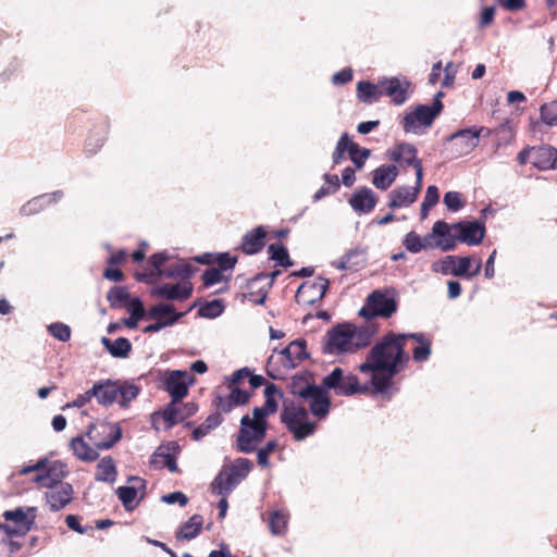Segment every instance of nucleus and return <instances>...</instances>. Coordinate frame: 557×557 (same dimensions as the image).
Masks as SVG:
<instances>
[{"label":"nucleus","mask_w":557,"mask_h":557,"mask_svg":"<svg viewBox=\"0 0 557 557\" xmlns=\"http://www.w3.org/2000/svg\"><path fill=\"white\" fill-rule=\"evenodd\" d=\"M532 164L541 171L557 169V149L549 145L532 148Z\"/></svg>","instance_id":"nucleus-25"},{"label":"nucleus","mask_w":557,"mask_h":557,"mask_svg":"<svg viewBox=\"0 0 557 557\" xmlns=\"http://www.w3.org/2000/svg\"><path fill=\"white\" fill-rule=\"evenodd\" d=\"M354 325L349 323L337 324L326 334L322 351L325 355H342L354 351Z\"/></svg>","instance_id":"nucleus-5"},{"label":"nucleus","mask_w":557,"mask_h":557,"mask_svg":"<svg viewBox=\"0 0 557 557\" xmlns=\"http://www.w3.org/2000/svg\"><path fill=\"white\" fill-rule=\"evenodd\" d=\"M222 271L218 268L206 269L202 273V282L205 287L213 286L222 281Z\"/></svg>","instance_id":"nucleus-63"},{"label":"nucleus","mask_w":557,"mask_h":557,"mask_svg":"<svg viewBox=\"0 0 557 557\" xmlns=\"http://www.w3.org/2000/svg\"><path fill=\"white\" fill-rule=\"evenodd\" d=\"M253 463L251 460L247 458H237L227 468L235 475V478H238V481L242 482L251 471Z\"/></svg>","instance_id":"nucleus-50"},{"label":"nucleus","mask_w":557,"mask_h":557,"mask_svg":"<svg viewBox=\"0 0 557 557\" xmlns=\"http://www.w3.org/2000/svg\"><path fill=\"white\" fill-rule=\"evenodd\" d=\"M481 129L465 128L451 134L447 140L445 150L450 159H457L471 153L479 145Z\"/></svg>","instance_id":"nucleus-6"},{"label":"nucleus","mask_w":557,"mask_h":557,"mask_svg":"<svg viewBox=\"0 0 557 557\" xmlns=\"http://www.w3.org/2000/svg\"><path fill=\"white\" fill-rule=\"evenodd\" d=\"M63 198V191L62 190H55L50 194H42L37 197H34L26 203H24L21 209L20 213L22 215H33L40 211H42L48 206L55 203L60 201Z\"/></svg>","instance_id":"nucleus-26"},{"label":"nucleus","mask_w":557,"mask_h":557,"mask_svg":"<svg viewBox=\"0 0 557 557\" xmlns=\"http://www.w3.org/2000/svg\"><path fill=\"white\" fill-rule=\"evenodd\" d=\"M117 382V404L122 407H125L131 403L133 399H135L140 388L134 383L124 381H116Z\"/></svg>","instance_id":"nucleus-41"},{"label":"nucleus","mask_w":557,"mask_h":557,"mask_svg":"<svg viewBox=\"0 0 557 557\" xmlns=\"http://www.w3.org/2000/svg\"><path fill=\"white\" fill-rule=\"evenodd\" d=\"M453 227L458 233L459 242L469 246L481 244L486 232L484 222L478 220L456 222Z\"/></svg>","instance_id":"nucleus-16"},{"label":"nucleus","mask_w":557,"mask_h":557,"mask_svg":"<svg viewBox=\"0 0 557 557\" xmlns=\"http://www.w3.org/2000/svg\"><path fill=\"white\" fill-rule=\"evenodd\" d=\"M196 306V304H194L190 308H189V311ZM188 312L185 311V312H177L175 311V308L173 305H170V304H164V302H160V304H157L152 307H150L147 311V319L149 320H156V321H164L168 317H173V315H176V314H182V318Z\"/></svg>","instance_id":"nucleus-39"},{"label":"nucleus","mask_w":557,"mask_h":557,"mask_svg":"<svg viewBox=\"0 0 557 557\" xmlns=\"http://www.w3.org/2000/svg\"><path fill=\"white\" fill-rule=\"evenodd\" d=\"M240 482L238 478L223 467L211 483V491L219 496H227Z\"/></svg>","instance_id":"nucleus-29"},{"label":"nucleus","mask_w":557,"mask_h":557,"mask_svg":"<svg viewBox=\"0 0 557 557\" xmlns=\"http://www.w3.org/2000/svg\"><path fill=\"white\" fill-rule=\"evenodd\" d=\"M405 333H387L370 349L366 361L359 366V371L389 372L396 375L409 359L405 352Z\"/></svg>","instance_id":"nucleus-1"},{"label":"nucleus","mask_w":557,"mask_h":557,"mask_svg":"<svg viewBox=\"0 0 557 557\" xmlns=\"http://www.w3.org/2000/svg\"><path fill=\"white\" fill-rule=\"evenodd\" d=\"M403 245L411 253H418L423 249H428V245L423 244L422 237L414 231H410L405 235Z\"/></svg>","instance_id":"nucleus-52"},{"label":"nucleus","mask_w":557,"mask_h":557,"mask_svg":"<svg viewBox=\"0 0 557 557\" xmlns=\"http://www.w3.org/2000/svg\"><path fill=\"white\" fill-rule=\"evenodd\" d=\"M101 343L114 358H126L132 350V343L125 337L115 341L102 337Z\"/></svg>","instance_id":"nucleus-38"},{"label":"nucleus","mask_w":557,"mask_h":557,"mask_svg":"<svg viewBox=\"0 0 557 557\" xmlns=\"http://www.w3.org/2000/svg\"><path fill=\"white\" fill-rule=\"evenodd\" d=\"M430 237H436L434 247L444 252L455 250L459 242L458 233L455 231V227H453V223L449 224L445 221H436L433 224Z\"/></svg>","instance_id":"nucleus-14"},{"label":"nucleus","mask_w":557,"mask_h":557,"mask_svg":"<svg viewBox=\"0 0 557 557\" xmlns=\"http://www.w3.org/2000/svg\"><path fill=\"white\" fill-rule=\"evenodd\" d=\"M358 98L361 102L372 104L384 96L383 83L380 79L376 84L361 81L357 85Z\"/></svg>","instance_id":"nucleus-32"},{"label":"nucleus","mask_w":557,"mask_h":557,"mask_svg":"<svg viewBox=\"0 0 557 557\" xmlns=\"http://www.w3.org/2000/svg\"><path fill=\"white\" fill-rule=\"evenodd\" d=\"M305 400L308 401L309 410L315 418L323 420L329 416L331 410V399L323 385L314 386L310 392V396H307Z\"/></svg>","instance_id":"nucleus-18"},{"label":"nucleus","mask_w":557,"mask_h":557,"mask_svg":"<svg viewBox=\"0 0 557 557\" xmlns=\"http://www.w3.org/2000/svg\"><path fill=\"white\" fill-rule=\"evenodd\" d=\"M231 392L227 396H218L214 399V406L218 411L222 413L231 412L237 406L246 405L251 395L249 392L244 391L236 386H228Z\"/></svg>","instance_id":"nucleus-22"},{"label":"nucleus","mask_w":557,"mask_h":557,"mask_svg":"<svg viewBox=\"0 0 557 557\" xmlns=\"http://www.w3.org/2000/svg\"><path fill=\"white\" fill-rule=\"evenodd\" d=\"M129 482H136L137 485L134 486H119L116 488V495L119 499L121 500L123 507L127 511L134 510L138 502H136V497L139 490H143V492L146 490V482L145 480L138 478V476H131L128 479Z\"/></svg>","instance_id":"nucleus-28"},{"label":"nucleus","mask_w":557,"mask_h":557,"mask_svg":"<svg viewBox=\"0 0 557 557\" xmlns=\"http://www.w3.org/2000/svg\"><path fill=\"white\" fill-rule=\"evenodd\" d=\"M371 151L368 148H360L359 145L351 146L349 159L355 164L356 169L360 170L363 168L367 159L370 157Z\"/></svg>","instance_id":"nucleus-59"},{"label":"nucleus","mask_w":557,"mask_h":557,"mask_svg":"<svg viewBox=\"0 0 557 557\" xmlns=\"http://www.w3.org/2000/svg\"><path fill=\"white\" fill-rule=\"evenodd\" d=\"M162 417L168 428H172L180 423L182 420L180 416L178 403H173L171 399V403L163 410Z\"/></svg>","instance_id":"nucleus-55"},{"label":"nucleus","mask_w":557,"mask_h":557,"mask_svg":"<svg viewBox=\"0 0 557 557\" xmlns=\"http://www.w3.org/2000/svg\"><path fill=\"white\" fill-rule=\"evenodd\" d=\"M91 395L96 397L99 405L111 406L117 403V382L111 380L96 382L91 387Z\"/></svg>","instance_id":"nucleus-27"},{"label":"nucleus","mask_w":557,"mask_h":557,"mask_svg":"<svg viewBox=\"0 0 557 557\" xmlns=\"http://www.w3.org/2000/svg\"><path fill=\"white\" fill-rule=\"evenodd\" d=\"M541 120L549 126L557 125V100L545 103L540 109Z\"/></svg>","instance_id":"nucleus-54"},{"label":"nucleus","mask_w":557,"mask_h":557,"mask_svg":"<svg viewBox=\"0 0 557 557\" xmlns=\"http://www.w3.org/2000/svg\"><path fill=\"white\" fill-rule=\"evenodd\" d=\"M129 298L131 294L124 286H113L107 294V300L112 308L125 307Z\"/></svg>","instance_id":"nucleus-45"},{"label":"nucleus","mask_w":557,"mask_h":557,"mask_svg":"<svg viewBox=\"0 0 557 557\" xmlns=\"http://www.w3.org/2000/svg\"><path fill=\"white\" fill-rule=\"evenodd\" d=\"M456 256H446L438 261L432 263L431 269L435 273H442L444 275L451 274L453 268L456 263Z\"/></svg>","instance_id":"nucleus-57"},{"label":"nucleus","mask_w":557,"mask_h":557,"mask_svg":"<svg viewBox=\"0 0 557 557\" xmlns=\"http://www.w3.org/2000/svg\"><path fill=\"white\" fill-rule=\"evenodd\" d=\"M178 449L180 446L176 442H169L166 445H160L150 457V466L153 469H162L166 467L170 472H177L178 467L173 451Z\"/></svg>","instance_id":"nucleus-17"},{"label":"nucleus","mask_w":557,"mask_h":557,"mask_svg":"<svg viewBox=\"0 0 557 557\" xmlns=\"http://www.w3.org/2000/svg\"><path fill=\"white\" fill-rule=\"evenodd\" d=\"M394 376L389 372H373L371 384L377 393L387 394L393 385Z\"/></svg>","instance_id":"nucleus-48"},{"label":"nucleus","mask_w":557,"mask_h":557,"mask_svg":"<svg viewBox=\"0 0 557 557\" xmlns=\"http://www.w3.org/2000/svg\"><path fill=\"white\" fill-rule=\"evenodd\" d=\"M224 308L222 300L213 299L201 306L198 310V314L202 318L214 319L223 313Z\"/></svg>","instance_id":"nucleus-51"},{"label":"nucleus","mask_w":557,"mask_h":557,"mask_svg":"<svg viewBox=\"0 0 557 557\" xmlns=\"http://www.w3.org/2000/svg\"><path fill=\"white\" fill-rule=\"evenodd\" d=\"M286 429L293 434L294 440L299 442L311 436L317 430V424L307 420L296 425H288Z\"/></svg>","instance_id":"nucleus-44"},{"label":"nucleus","mask_w":557,"mask_h":557,"mask_svg":"<svg viewBox=\"0 0 557 557\" xmlns=\"http://www.w3.org/2000/svg\"><path fill=\"white\" fill-rule=\"evenodd\" d=\"M48 332L60 342H67L71 338V327L62 322H54L48 325Z\"/></svg>","instance_id":"nucleus-56"},{"label":"nucleus","mask_w":557,"mask_h":557,"mask_svg":"<svg viewBox=\"0 0 557 557\" xmlns=\"http://www.w3.org/2000/svg\"><path fill=\"white\" fill-rule=\"evenodd\" d=\"M417 154L418 149L412 144L408 143H400L388 150V156L392 161L412 166L416 170V178H419L420 183L423 180V168Z\"/></svg>","instance_id":"nucleus-12"},{"label":"nucleus","mask_w":557,"mask_h":557,"mask_svg":"<svg viewBox=\"0 0 557 557\" xmlns=\"http://www.w3.org/2000/svg\"><path fill=\"white\" fill-rule=\"evenodd\" d=\"M422 187V182L419 184V178L416 180V185L413 187L410 186H399L393 189L389 194V202L388 207L391 209H397L401 207H408L413 203L418 195L420 194Z\"/></svg>","instance_id":"nucleus-23"},{"label":"nucleus","mask_w":557,"mask_h":557,"mask_svg":"<svg viewBox=\"0 0 557 557\" xmlns=\"http://www.w3.org/2000/svg\"><path fill=\"white\" fill-rule=\"evenodd\" d=\"M406 339L411 338L418 343V346L412 350V358L417 362H424L431 356V339L423 333H405Z\"/></svg>","instance_id":"nucleus-35"},{"label":"nucleus","mask_w":557,"mask_h":557,"mask_svg":"<svg viewBox=\"0 0 557 557\" xmlns=\"http://www.w3.org/2000/svg\"><path fill=\"white\" fill-rule=\"evenodd\" d=\"M314 384H310L305 376L302 375H294L288 384V389L290 394L298 396L300 398H306L310 396V392L314 387Z\"/></svg>","instance_id":"nucleus-43"},{"label":"nucleus","mask_w":557,"mask_h":557,"mask_svg":"<svg viewBox=\"0 0 557 557\" xmlns=\"http://www.w3.org/2000/svg\"><path fill=\"white\" fill-rule=\"evenodd\" d=\"M322 385L326 391L333 389L337 396H351L368 392V386L360 385L356 374L345 373L339 367L334 368L323 377Z\"/></svg>","instance_id":"nucleus-4"},{"label":"nucleus","mask_w":557,"mask_h":557,"mask_svg":"<svg viewBox=\"0 0 557 557\" xmlns=\"http://www.w3.org/2000/svg\"><path fill=\"white\" fill-rule=\"evenodd\" d=\"M267 232L263 226H257L256 228L247 232L242 239V251L246 255H256L264 247V238Z\"/></svg>","instance_id":"nucleus-30"},{"label":"nucleus","mask_w":557,"mask_h":557,"mask_svg":"<svg viewBox=\"0 0 557 557\" xmlns=\"http://www.w3.org/2000/svg\"><path fill=\"white\" fill-rule=\"evenodd\" d=\"M270 259L274 260L278 265L289 268L293 261L289 258L288 250L282 244H271L268 248Z\"/></svg>","instance_id":"nucleus-46"},{"label":"nucleus","mask_w":557,"mask_h":557,"mask_svg":"<svg viewBox=\"0 0 557 557\" xmlns=\"http://www.w3.org/2000/svg\"><path fill=\"white\" fill-rule=\"evenodd\" d=\"M70 447L73 454L82 461L91 462L99 457L98 449L88 445L82 435L72 438Z\"/></svg>","instance_id":"nucleus-34"},{"label":"nucleus","mask_w":557,"mask_h":557,"mask_svg":"<svg viewBox=\"0 0 557 557\" xmlns=\"http://www.w3.org/2000/svg\"><path fill=\"white\" fill-rule=\"evenodd\" d=\"M374 331L370 327H359L356 329L354 326V351L366 347L369 345L371 337L373 336Z\"/></svg>","instance_id":"nucleus-53"},{"label":"nucleus","mask_w":557,"mask_h":557,"mask_svg":"<svg viewBox=\"0 0 557 557\" xmlns=\"http://www.w3.org/2000/svg\"><path fill=\"white\" fill-rule=\"evenodd\" d=\"M288 513L284 510H274L269 517V529L273 535H284L287 529Z\"/></svg>","instance_id":"nucleus-42"},{"label":"nucleus","mask_w":557,"mask_h":557,"mask_svg":"<svg viewBox=\"0 0 557 557\" xmlns=\"http://www.w3.org/2000/svg\"><path fill=\"white\" fill-rule=\"evenodd\" d=\"M127 310L132 315L137 317V319L147 318V312L145 311V307L143 301L138 297L129 298L127 304L125 305Z\"/></svg>","instance_id":"nucleus-64"},{"label":"nucleus","mask_w":557,"mask_h":557,"mask_svg":"<svg viewBox=\"0 0 557 557\" xmlns=\"http://www.w3.org/2000/svg\"><path fill=\"white\" fill-rule=\"evenodd\" d=\"M194 381V377L187 371H169L164 379L163 389L169 393L173 403H181L187 395L188 387Z\"/></svg>","instance_id":"nucleus-10"},{"label":"nucleus","mask_w":557,"mask_h":557,"mask_svg":"<svg viewBox=\"0 0 557 557\" xmlns=\"http://www.w3.org/2000/svg\"><path fill=\"white\" fill-rule=\"evenodd\" d=\"M3 518L9 523L0 524V529L9 536H23L32 530L24 507L5 510Z\"/></svg>","instance_id":"nucleus-15"},{"label":"nucleus","mask_w":557,"mask_h":557,"mask_svg":"<svg viewBox=\"0 0 557 557\" xmlns=\"http://www.w3.org/2000/svg\"><path fill=\"white\" fill-rule=\"evenodd\" d=\"M382 83L384 96L389 97L397 106L406 102L409 97V88L411 86V83L407 78L385 77L382 78Z\"/></svg>","instance_id":"nucleus-19"},{"label":"nucleus","mask_w":557,"mask_h":557,"mask_svg":"<svg viewBox=\"0 0 557 557\" xmlns=\"http://www.w3.org/2000/svg\"><path fill=\"white\" fill-rule=\"evenodd\" d=\"M67 473L66 465L58 460L47 468V472L45 474H38L36 476V482L41 485H46V483L52 484V482H63L62 479L65 478Z\"/></svg>","instance_id":"nucleus-36"},{"label":"nucleus","mask_w":557,"mask_h":557,"mask_svg":"<svg viewBox=\"0 0 557 557\" xmlns=\"http://www.w3.org/2000/svg\"><path fill=\"white\" fill-rule=\"evenodd\" d=\"M398 175L397 166L394 164H383L372 172V184L375 188L386 190L395 182Z\"/></svg>","instance_id":"nucleus-31"},{"label":"nucleus","mask_w":557,"mask_h":557,"mask_svg":"<svg viewBox=\"0 0 557 557\" xmlns=\"http://www.w3.org/2000/svg\"><path fill=\"white\" fill-rule=\"evenodd\" d=\"M330 286V281L318 276L313 282H304L297 289L296 301L307 305H314L321 300Z\"/></svg>","instance_id":"nucleus-13"},{"label":"nucleus","mask_w":557,"mask_h":557,"mask_svg":"<svg viewBox=\"0 0 557 557\" xmlns=\"http://www.w3.org/2000/svg\"><path fill=\"white\" fill-rule=\"evenodd\" d=\"M193 284L189 281L176 284H161L152 289V294L166 300H186L191 296Z\"/></svg>","instance_id":"nucleus-21"},{"label":"nucleus","mask_w":557,"mask_h":557,"mask_svg":"<svg viewBox=\"0 0 557 557\" xmlns=\"http://www.w3.org/2000/svg\"><path fill=\"white\" fill-rule=\"evenodd\" d=\"M377 200L375 193L371 188L364 186L356 189L351 194L348 199V203L355 212L359 214H368L373 211Z\"/></svg>","instance_id":"nucleus-20"},{"label":"nucleus","mask_w":557,"mask_h":557,"mask_svg":"<svg viewBox=\"0 0 557 557\" xmlns=\"http://www.w3.org/2000/svg\"><path fill=\"white\" fill-rule=\"evenodd\" d=\"M280 418L281 422L288 426L309 420V414L304 406L296 404L293 399L283 398Z\"/></svg>","instance_id":"nucleus-24"},{"label":"nucleus","mask_w":557,"mask_h":557,"mask_svg":"<svg viewBox=\"0 0 557 557\" xmlns=\"http://www.w3.org/2000/svg\"><path fill=\"white\" fill-rule=\"evenodd\" d=\"M440 104L431 107L430 104H419L413 111L407 113L403 119V128L405 133L420 134L421 127H430L437 117Z\"/></svg>","instance_id":"nucleus-7"},{"label":"nucleus","mask_w":557,"mask_h":557,"mask_svg":"<svg viewBox=\"0 0 557 557\" xmlns=\"http://www.w3.org/2000/svg\"><path fill=\"white\" fill-rule=\"evenodd\" d=\"M443 202L446 206L447 210L451 212H457L465 206L462 195L459 191L455 190L447 191L444 195Z\"/></svg>","instance_id":"nucleus-58"},{"label":"nucleus","mask_w":557,"mask_h":557,"mask_svg":"<svg viewBox=\"0 0 557 557\" xmlns=\"http://www.w3.org/2000/svg\"><path fill=\"white\" fill-rule=\"evenodd\" d=\"M87 436L92 445L99 449H110L122 437V430L115 423L91 424L87 431Z\"/></svg>","instance_id":"nucleus-8"},{"label":"nucleus","mask_w":557,"mask_h":557,"mask_svg":"<svg viewBox=\"0 0 557 557\" xmlns=\"http://www.w3.org/2000/svg\"><path fill=\"white\" fill-rule=\"evenodd\" d=\"M276 395L282 399L284 398L283 393L276 387L275 384H268L264 388L265 401L262 407L268 411L269 414H273L277 411L278 404L275 399Z\"/></svg>","instance_id":"nucleus-47"},{"label":"nucleus","mask_w":557,"mask_h":557,"mask_svg":"<svg viewBox=\"0 0 557 557\" xmlns=\"http://www.w3.org/2000/svg\"><path fill=\"white\" fill-rule=\"evenodd\" d=\"M310 358L307 342L304 338L292 341L282 349L274 348L267 361V373L273 380H284L287 373Z\"/></svg>","instance_id":"nucleus-2"},{"label":"nucleus","mask_w":557,"mask_h":557,"mask_svg":"<svg viewBox=\"0 0 557 557\" xmlns=\"http://www.w3.org/2000/svg\"><path fill=\"white\" fill-rule=\"evenodd\" d=\"M195 268L183 260L174 262L163 269V276L166 278L187 280L194 274Z\"/></svg>","instance_id":"nucleus-40"},{"label":"nucleus","mask_w":557,"mask_h":557,"mask_svg":"<svg viewBox=\"0 0 557 557\" xmlns=\"http://www.w3.org/2000/svg\"><path fill=\"white\" fill-rule=\"evenodd\" d=\"M182 319V314H176L173 317H168L164 321H156L143 329L144 333H157L164 327L174 325L177 321Z\"/></svg>","instance_id":"nucleus-61"},{"label":"nucleus","mask_w":557,"mask_h":557,"mask_svg":"<svg viewBox=\"0 0 557 557\" xmlns=\"http://www.w3.org/2000/svg\"><path fill=\"white\" fill-rule=\"evenodd\" d=\"M277 447V442L275 440L269 441L263 447L257 450V459L258 463L262 468L269 467V455L273 453Z\"/></svg>","instance_id":"nucleus-60"},{"label":"nucleus","mask_w":557,"mask_h":557,"mask_svg":"<svg viewBox=\"0 0 557 557\" xmlns=\"http://www.w3.org/2000/svg\"><path fill=\"white\" fill-rule=\"evenodd\" d=\"M440 200L438 188L435 185H431L426 188V193L424 199L421 203L420 214L421 219H425L429 214V211L432 207H434Z\"/></svg>","instance_id":"nucleus-49"},{"label":"nucleus","mask_w":557,"mask_h":557,"mask_svg":"<svg viewBox=\"0 0 557 557\" xmlns=\"http://www.w3.org/2000/svg\"><path fill=\"white\" fill-rule=\"evenodd\" d=\"M456 261L458 263L457 265L455 264L453 268V275L469 280L471 257H457Z\"/></svg>","instance_id":"nucleus-62"},{"label":"nucleus","mask_w":557,"mask_h":557,"mask_svg":"<svg viewBox=\"0 0 557 557\" xmlns=\"http://www.w3.org/2000/svg\"><path fill=\"white\" fill-rule=\"evenodd\" d=\"M117 471L114 460L107 456L100 459L95 474L96 481L113 483L116 480Z\"/></svg>","instance_id":"nucleus-37"},{"label":"nucleus","mask_w":557,"mask_h":557,"mask_svg":"<svg viewBox=\"0 0 557 557\" xmlns=\"http://www.w3.org/2000/svg\"><path fill=\"white\" fill-rule=\"evenodd\" d=\"M397 310V304L393 297L375 290L367 298V306L361 308L359 314L364 318H389Z\"/></svg>","instance_id":"nucleus-9"},{"label":"nucleus","mask_w":557,"mask_h":557,"mask_svg":"<svg viewBox=\"0 0 557 557\" xmlns=\"http://www.w3.org/2000/svg\"><path fill=\"white\" fill-rule=\"evenodd\" d=\"M45 499L51 511L63 509L73 499L74 490L69 482L46 483Z\"/></svg>","instance_id":"nucleus-11"},{"label":"nucleus","mask_w":557,"mask_h":557,"mask_svg":"<svg viewBox=\"0 0 557 557\" xmlns=\"http://www.w3.org/2000/svg\"><path fill=\"white\" fill-rule=\"evenodd\" d=\"M202 525L203 517L195 513L181 525L175 537L177 541H191L200 534Z\"/></svg>","instance_id":"nucleus-33"},{"label":"nucleus","mask_w":557,"mask_h":557,"mask_svg":"<svg viewBox=\"0 0 557 557\" xmlns=\"http://www.w3.org/2000/svg\"><path fill=\"white\" fill-rule=\"evenodd\" d=\"M268 431V423L251 421L249 414H245L240 419V428L236 437V448L244 454H251L257 450Z\"/></svg>","instance_id":"nucleus-3"}]
</instances>
